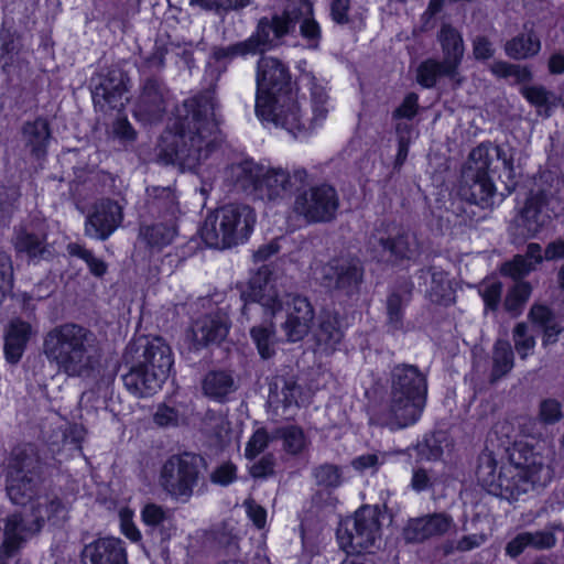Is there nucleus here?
<instances>
[{"label": "nucleus", "mask_w": 564, "mask_h": 564, "mask_svg": "<svg viewBox=\"0 0 564 564\" xmlns=\"http://www.w3.org/2000/svg\"><path fill=\"white\" fill-rule=\"evenodd\" d=\"M216 107L215 90L186 99L161 137L159 159L187 169L208 159L223 141Z\"/></svg>", "instance_id": "f257e3e1"}, {"label": "nucleus", "mask_w": 564, "mask_h": 564, "mask_svg": "<svg viewBox=\"0 0 564 564\" xmlns=\"http://www.w3.org/2000/svg\"><path fill=\"white\" fill-rule=\"evenodd\" d=\"M498 462L490 451L478 457L476 475L491 495L517 501L522 495L545 487L552 479L547 449L541 444L513 442L509 462L497 473Z\"/></svg>", "instance_id": "f03ea898"}, {"label": "nucleus", "mask_w": 564, "mask_h": 564, "mask_svg": "<svg viewBox=\"0 0 564 564\" xmlns=\"http://www.w3.org/2000/svg\"><path fill=\"white\" fill-rule=\"evenodd\" d=\"M43 354L50 365L67 377L93 379L99 372L98 338L83 325L64 323L53 327L43 338Z\"/></svg>", "instance_id": "7ed1b4c3"}, {"label": "nucleus", "mask_w": 564, "mask_h": 564, "mask_svg": "<svg viewBox=\"0 0 564 564\" xmlns=\"http://www.w3.org/2000/svg\"><path fill=\"white\" fill-rule=\"evenodd\" d=\"M499 173L507 188L514 186L513 156L501 147L481 143L475 148L462 173L459 195L470 204L491 207L496 196L492 175Z\"/></svg>", "instance_id": "20e7f679"}, {"label": "nucleus", "mask_w": 564, "mask_h": 564, "mask_svg": "<svg viewBox=\"0 0 564 564\" xmlns=\"http://www.w3.org/2000/svg\"><path fill=\"white\" fill-rule=\"evenodd\" d=\"M129 371L122 376L124 387L135 397H149L161 388L172 368V352L162 338H138L123 354Z\"/></svg>", "instance_id": "39448f33"}, {"label": "nucleus", "mask_w": 564, "mask_h": 564, "mask_svg": "<svg viewBox=\"0 0 564 564\" xmlns=\"http://www.w3.org/2000/svg\"><path fill=\"white\" fill-rule=\"evenodd\" d=\"M256 213L246 204H226L209 213L200 229L205 243L227 249L246 242L256 225Z\"/></svg>", "instance_id": "423d86ee"}, {"label": "nucleus", "mask_w": 564, "mask_h": 564, "mask_svg": "<svg viewBox=\"0 0 564 564\" xmlns=\"http://www.w3.org/2000/svg\"><path fill=\"white\" fill-rule=\"evenodd\" d=\"M207 463L203 456L192 452L173 454L161 465L159 488L171 499L187 502L204 478Z\"/></svg>", "instance_id": "0eeeda50"}, {"label": "nucleus", "mask_w": 564, "mask_h": 564, "mask_svg": "<svg viewBox=\"0 0 564 564\" xmlns=\"http://www.w3.org/2000/svg\"><path fill=\"white\" fill-rule=\"evenodd\" d=\"M243 302L241 316L247 321L254 319L256 315L274 317L283 308V302L276 286V278L268 265H262L250 278L248 284L240 293Z\"/></svg>", "instance_id": "6e6552de"}, {"label": "nucleus", "mask_w": 564, "mask_h": 564, "mask_svg": "<svg viewBox=\"0 0 564 564\" xmlns=\"http://www.w3.org/2000/svg\"><path fill=\"white\" fill-rule=\"evenodd\" d=\"M337 539L340 547L348 554L376 546L381 540L379 509L372 506L360 507L352 517L340 523Z\"/></svg>", "instance_id": "1a4fd4ad"}, {"label": "nucleus", "mask_w": 564, "mask_h": 564, "mask_svg": "<svg viewBox=\"0 0 564 564\" xmlns=\"http://www.w3.org/2000/svg\"><path fill=\"white\" fill-rule=\"evenodd\" d=\"M290 21L285 19L260 20L256 33L249 39L228 45L215 46L212 56L215 61H231L237 56L262 54L274 45V41L284 36L290 29Z\"/></svg>", "instance_id": "9d476101"}, {"label": "nucleus", "mask_w": 564, "mask_h": 564, "mask_svg": "<svg viewBox=\"0 0 564 564\" xmlns=\"http://www.w3.org/2000/svg\"><path fill=\"white\" fill-rule=\"evenodd\" d=\"M256 112L261 120L272 122L294 138L310 128L303 118L296 93L282 94L273 99L261 96L256 99Z\"/></svg>", "instance_id": "9b49d317"}, {"label": "nucleus", "mask_w": 564, "mask_h": 564, "mask_svg": "<svg viewBox=\"0 0 564 564\" xmlns=\"http://www.w3.org/2000/svg\"><path fill=\"white\" fill-rule=\"evenodd\" d=\"M339 197L327 184L313 186L295 196L292 210L310 224L329 223L336 218Z\"/></svg>", "instance_id": "f8f14e48"}, {"label": "nucleus", "mask_w": 564, "mask_h": 564, "mask_svg": "<svg viewBox=\"0 0 564 564\" xmlns=\"http://www.w3.org/2000/svg\"><path fill=\"white\" fill-rule=\"evenodd\" d=\"M364 278V268L357 259L336 258L323 264L317 280L329 292L351 296L357 293Z\"/></svg>", "instance_id": "ddd939ff"}, {"label": "nucleus", "mask_w": 564, "mask_h": 564, "mask_svg": "<svg viewBox=\"0 0 564 564\" xmlns=\"http://www.w3.org/2000/svg\"><path fill=\"white\" fill-rule=\"evenodd\" d=\"M376 251L388 252L395 260H412L420 254V243L414 232L393 224L382 223L369 237Z\"/></svg>", "instance_id": "4468645a"}, {"label": "nucleus", "mask_w": 564, "mask_h": 564, "mask_svg": "<svg viewBox=\"0 0 564 564\" xmlns=\"http://www.w3.org/2000/svg\"><path fill=\"white\" fill-rule=\"evenodd\" d=\"M123 205L111 198H100L87 210L84 232L91 239L107 240L123 221Z\"/></svg>", "instance_id": "2eb2a0df"}, {"label": "nucleus", "mask_w": 564, "mask_h": 564, "mask_svg": "<svg viewBox=\"0 0 564 564\" xmlns=\"http://www.w3.org/2000/svg\"><path fill=\"white\" fill-rule=\"evenodd\" d=\"M170 93L158 78L148 77L140 86V93L133 106V116L144 124H156L166 115Z\"/></svg>", "instance_id": "dca6fc26"}, {"label": "nucleus", "mask_w": 564, "mask_h": 564, "mask_svg": "<svg viewBox=\"0 0 564 564\" xmlns=\"http://www.w3.org/2000/svg\"><path fill=\"white\" fill-rule=\"evenodd\" d=\"M307 177L303 167L289 171L283 167H262L257 198L267 202H279L302 186Z\"/></svg>", "instance_id": "f3484780"}, {"label": "nucleus", "mask_w": 564, "mask_h": 564, "mask_svg": "<svg viewBox=\"0 0 564 564\" xmlns=\"http://www.w3.org/2000/svg\"><path fill=\"white\" fill-rule=\"evenodd\" d=\"M128 77L120 69L112 68L106 74L93 77V101L95 108L102 112L122 110L124 108Z\"/></svg>", "instance_id": "a211bd4d"}, {"label": "nucleus", "mask_w": 564, "mask_h": 564, "mask_svg": "<svg viewBox=\"0 0 564 564\" xmlns=\"http://www.w3.org/2000/svg\"><path fill=\"white\" fill-rule=\"evenodd\" d=\"M455 528L454 519L446 512H433L406 521L402 538L406 544H419L438 539Z\"/></svg>", "instance_id": "6ab92c4d"}, {"label": "nucleus", "mask_w": 564, "mask_h": 564, "mask_svg": "<svg viewBox=\"0 0 564 564\" xmlns=\"http://www.w3.org/2000/svg\"><path fill=\"white\" fill-rule=\"evenodd\" d=\"M289 93L295 91L288 68L278 58L262 56L257 67V99L261 96L273 99Z\"/></svg>", "instance_id": "aec40b11"}, {"label": "nucleus", "mask_w": 564, "mask_h": 564, "mask_svg": "<svg viewBox=\"0 0 564 564\" xmlns=\"http://www.w3.org/2000/svg\"><path fill=\"white\" fill-rule=\"evenodd\" d=\"M230 325L228 313L221 308L199 316L188 333L193 347L200 349L210 344H219L227 337Z\"/></svg>", "instance_id": "412c9836"}, {"label": "nucleus", "mask_w": 564, "mask_h": 564, "mask_svg": "<svg viewBox=\"0 0 564 564\" xmlns=\"http://www.w3.org/2000/svg\"><path fill=\"white\" fill-rule=\"evenodd\" d=\"M557 531H564V527L560 522L549 523L543 530L519 532L506 544L505 552L511 558H517L528 549L551 550L557 543L555 534Z\"/></svg>", "instance_id": "4be33fe9"}, {"label": "nucleus", "mask_w": 564, "mask_h": 564, "mask_svg": "<svg viewBox=\"0 0 564 564\" xmlns=\"http://www.w3.org/2000/svg\"><path fill=\"white\" fill-rule=\"evenodd\" d=\"M315 313L311 302L301 295H293L288 302L286 319L281 325L288 341L302 340L311 330Z\"/></svg>", "instance_id": "5701e85b"}, {"label": "nucleus", "mask_w": 564, "mask_h": 564, "mask_svg": "<svg viewBox=\"0 0 564 564\" xmlns=\"http://www.w3.org/2000/svg\"><path fill=\"white\" fill-rule=\"evenodd\" d=\"M529 196L544 204L556 217L564 212V178L551 171L541 172L534 178Z\"/></svg>", "instance_id": "b1692460"}, {"label": "nucleus", "mask_w": 564, "mask_h": 564, "mask_svg": "<svg viewBox=\"0 0 564 564\" xmlns=\"http://www.w3.org/2000/svg\"><path fill=\"white\" fill-rule=\"evenodd\" d=\"M68 506L57 495L50 494L41 498L35 507H33L34 521L31 527H28L23 519L17 514L22 525L25 528L23 532L24 541L31 534L41 530L45 521L54 525H61L68 519Z\"/></svg>", "instance_id": "393cba45"}, {"label": "nucleus", "mask_w": 564, "mask_h": 564, "mask_svg": "<svg viewBox=\"0 0 564 564\" xmlns=\"http://www.w3.org/2000/svg\"><path fill=\"white\" fill-rule=\"evenodd\" d=\"M311 14L312 4L304 0H297L290 4L281 15H274L271 21L274 19L290 21V29L285 34L291 32L295 24L299 23L301 35L307 41V47L317 48L321 40V29L318 23L310 17Z\"/></svg>", "instance_id": "a878e982"}, {"label": "nucleus", "mask_w": 564, "mask_h": 564, "mask_svg": "<svg viewBox=\"0 0 564 564\" xmlns=\"http://www.w3.org/2000/svg\"><path fill=\"white\" fill-rule=\"evenodd\" d=\"M84 564H128L123 541L106 536L86 544L82 551Z\"/></svg>", "instance_id": "bb28decb"}, {"label": "nucleus", "mask_w": 564, "mask_h": 564, "mask_svg": "<svg viewBox=\"0 0 564 564\" xmlns=\"http://www.w3.org/2000/svg\"><path fill=\"white\" fill-rule=\"evenodd\" d=\"M424 405L423 397L390 393L387 424L392 430L408 427L419 420Z\"/></svg>", "instance_id": "cd10ccee"}, {"label": "nucleus", "mask_w": 564, "mask_h": 564, "mask_svg": "<svg viewBox=\"0 0 564 564\" xmlns=\"http://www.w3.org/2000/svg\"><path fill=\"white\" fill-rule=\"evenodd\" d=\"M426 379L417 367L395 366L391 372V393L406 397H426Z\"/></svg>", "instance_id": "c85d7f7f"}, {"label": "nucleus", "mask_w": 564, "mask_h": 564, "mask_svg": "<svg viewBox=\"0 0 564 564\" xmlns=\"http://www.w3.org/2000/svg\"><path fill=\"white\" fill-rule=\"evenodd\" d=\"M553 214L545 205L528 196L523 208L516 219L519 235L523 238L534 237L550 221Z\"/></svg>", "instance_id": "c756f323"}, {"label": "nucleus", "mask_w": 564, "mask_h": 564, "mask_svg": "<svg viewBox=\"0 0 564 564\" xmlns=\"http://www.w3.org/2000/svg\"><path fill=\"white\" fill-rule=\"evenodd\" d=\"M262 167L252 160L232 163L226 169V178L237 188L257 198L258 185L261 182Z\"/></svg>", "instance_id": "7c9ffc66"}, {"label": "nucleus", "mask_w": 564, "mask_h": 564, "mask_svg": "<svg viewBox=\"0 0 564 564\" xmlns=\"http://www.w3.org/2000/svg\"><path fill=\"white\" fill-rule=\"evenodd\" d=\"M17 252L24 253L30 261H48L54 258V249L46 242V236L20 229L14 237Z\"/></svg>", "instance_id": "2f4dec72"}, {"label": "nucleus", "mask_w": 564, "mask_h": 564, "mask_svg": "<svg viewBox=\"0 0 564 564\" xmlns=\"http://www.w3.org/2000/svg\"><path fill=\"white\" fill-rule=\"evenodd\" d=\"M32 327L21 318H13L4 333V356L8 362L18 364L31 337Z\"/></svg>", "instance_id": "473e14b6"}, {"label": "nucleus", "mask_w": 564, "mask_h": 564, "mask_svg": "<svg viewBox=\"0 0 564 564\" xmlns=\"http://www.w3.org/2000/svg\"><path fill=\"white\" fill-rule=\"evenodd\" d=\"M314 336L321 352L326 355L334 352L344 337L339 316L333 313H323Z\"/></svg>", "instance_id": "72a5a7b5"}, {"label": "nucleus", "mask_w": 564, "mask_h": 564, "mask_svg": "<svg viewBox=\"0 0 564 564\" xmlns=\"http://www.w3.org/2000/svg\"><path fill=\"white\" fill-rule=\"evenodd\" d=\"M40 456L32 444L14 447L8 458L6 476H40Z\"/></svg>", "instance_id": "f704fd0d"}, {"label": "nucleus", "mask_w": 564, "mask_h": 564, "mask_svg": "<svg viewBox=\"0 0 564 564\" xmlns=\"http://www.w3.org/2000/svg\"><path fill=\"white\" fill-rule=\"evenodd\" d=\"M442 52V61L458 72L462 64L465 45L460 32L451 23H443L436 35Z\"/></svg>", "instance_id": "c9c22d12"}, {"label": "nucleus", "mask_w": 564, "mask_h": 564, "mask_svg": "<svg viewBox=\"0 0 564 564\" xmlns=\"http://www.w3.org/2000/svg\"><path fill=\"white\" fill-rule=\"evenodd\" d=\"M301 394L302 389L293 378L278 376L270 383L268 403L275 409L280 405L286 409L297 405Z\"/></svg>", "instance_id": "e433bc0d"}, {"label": "nucleus", "mask_w": 564, "mask_h": 564, "mask_svg": "<svg viewBox=\"0 0 564 564\" xmlns=\"http://www.w3.org/2000/svg\"><path fill=\"white\" fill-rule=\"evenodd\" d=\"M177 235L175 219H169L166 223H156L153 225H142L139 229V240L145 247L155 250H162L172 243Z\"/></svg>", "instance_id": "4c0bfd02"}, {"label": "nucleus", "mask_w": 564, "mask_h": 564, "mask_svg": "<svg viewBox=\"0 0 564 564\" xmlns=\"http://www.w3.org/2000/svg\"><path fill=\"white\" fill-rule=\"evenodd\" d=\"M40 476H6V490L14 505L25 506L37 492Z\"/></svg>", "instance_id": "58836bf2"}, {"label": "nucleus", "mask_w": 564, "mask_h": 564, "mask_svg": "<svg viewBox=\"0 0 564 564\" xmlns=\"http://www.w3.org/2000/svg\"><path fill=\"white\" fill-rule=\"evenodd\" d=\"M23 140L30 149L31 154L36 159L46 154V147L50 140L48 122L43 118H37L33 122H26L22 129Z\"/></svg>", "instance_id": "ea45409f"}, {"label": "nucleus", "mask_w": 564, "mask_h": 564, "mask_svg": "<svg viewBox=\"0 0 564 564\" xmlns=\"http://www.w3.org/2000/svg\"><path fill=\"white\" fill-rule=\"evenodd\" d=\"M503 50L506 55L512 59H528L540 52L541 42L533 31H528L508 40Z\"/></svg>", "instance_id": "a19ab883"}, {"label": "nucleus", "mask_w": 564, "mask_h": 564, "mask_svg": "<svg viewBox=\"0 0 564 564\" xmlns=\"http://www.w3.org/2000/svg\"><path fill=\"white\" fill-rule=\"evenodd\" d=\"M25 528L18 516H10L4 524V539L0 547V564H7V560L12 557L24 542L23 532Z\"/></svg>", "instance_id": "79ce46f5"}, {"label": "nucleus", "mask_w": 564, "mask_h": 564, "mask_svg": "<svg viewBox=\"0 0 564 564\" xmlns=\"http://www.w3.org/2000/svg\"><path fill=\"white\" fill-rule=\"evenodd\" d=\"M235 390L234 377L225 370L209 371L203 380L204 394L217 401H224Z\"/></svg>", "instance_id": "37998d69"}, {"label": "nucleus", "mask_w": 564, "mask_h": 564, "mask_svg": "<svg viewBox=\"0 0 564 564\" xmlns=\"http://www.w3.org/2000/svg\"><path fill=\"white\" fill-rule=\"evenodd\" d=\"M264 321L253 326L250 329V335L253 343L257 346V349L260 356L263 359H269L275 354V328L274 323L272 321L273 317L263 316Z\"/></svg>", "instance_id": "c03bdc74"}, {"label": "nucleus", "mask_w": 564, "mask_h": 564, "mask_svg": "<svg viewBox=\"0 0 564 564\" xmlns=\"http://www.w3.org/2000/svg\"><path fill=\"white\" fill-rule=\"evenodd\" d=\"M457 70L448 65L444 61H437L435 58H429L421 63L417 68V83L423 87L431 88L435 86L436 82L441 77H455Z\"/></svg>", "instance_id": "a18cd8bd"}, {"label": "nucleus", "mask_w": 564, "mask_h": 564, "mask_svg": "<svg viewBox=\"0 0 564 564\" xmlns=\"http://www.w3.org/2000/svg\"><path fill=\"white\" fill-rule=\"evenodd\" d=\"M148 204L152 209L164 213L170 216L169 219H175L178 214V204L176 196L170 187H151L147 189Z\"/></svg>", "instance_id": "49530a36"}, {"label": "nucleus", "mask_w": 564, "mask_h": 564, "mask_svg": "<svg viewBox=\"0 0 564 564\" xmlns=\"http://www.w3.org/2000/svg\"><path fill=\"white\" fill-rule=\"evenodd\" d=\"M513 368V351L506 340H498L492 352L491 381H497Z\"/></svg>", "instance_id": "de8ad7c7"}, {"label": "nucleus", "mask_w": 564, "mask_h": 564, "mask_svg": "<svg viewBox=\"0 0 564 564\" xmlns=\"http://www.w3.org/2000/svg\"><path fill=\"white\" fill-rule=\"evenodd\" d=\"M272 438L283 441V449L291 455H299L306 445L303 430L296 425L278 427L272 432Z\"/></svg>", "instance_id": "09e8293b"}, {"label": "nucleus", "mask_w": 564, "mask_h": 564, "mask_svg": "<svg viewBox=\"0 0 564 564\" xmlns=\"http://www.w3.org/2000/svg\"><path fill=\"white\" fill-rule=\"evenodd\" d=\"M408 299L399 293H391L387 297L386 313L387 326L392 333L404 329V310L408 304Z\"/></svg>", "instance_id": "8fccbe9b"}, {"label": "nucleus", "mask_w": 564, "mask_h": 564, "mask_svg": "<svg viewBox=\"0 0 564 564\" xmlns=\"http://www.w3.org/2000/svg\"><path fill=\"white\" fill-rule=\"evenodd\" d=\"M429 294L431 301L437 304L448 305L454 301L452 282L445 272L432 271Z\"/></svg>", "instance_id": "3c124183"}, {"label": "nucleus", "mask_w": 564, "mask_h": 564, "mask_svg": "<svg viewBox=\"0 0 564 564\" xmlns=\"http://www.w3.org/2000/svg\"><path fill=\"white\" fill-rule=\"evenodd\" d=\"M532 288L528 282H516L508 291L503 307L512 316H519L531 295Z\"/></svg>", "instance_id": "603ef678"}, {"label": "nucleus", "mask_w": 564, "mask_h": 564, "mask_svg": "<svg viewBox=\"0 0 564 564\" xmlns=\"http://www.w3.org/2000/svg\"><path fill=\"white\" fill-rule=\"evenodd\" d=\"M311 99H312V111L313 118L311 124L323 121L328 112L327 100L328 96L324 87L316 84L314 79L311 83Z\"/></svg>", "instance_id": "864d4df0"}, {"label": "nucleus", "mask_w": 564, "mask_h": 564, "mask_svg": "<svg viewBox=\"0 0 564 564\" xmlns=\"http://www.w3.org/2000/svg\"><path fill=\"white\" fill-rule=\"evenodd\" d=\"M313 477L318 486L338 487L341 484L340 469L333 464H323L313 469Z\"/></svg>", "instance_id": "5fc2aeb1"}, {"label": "nucleus", "mask_w": 564, "mask_h": 564, "mask_svg": "<svg viewBox=\"0 0 564 564\" xmlns=\"http://www.w3.org/2000/svg\"><path fill=\"white\" fill-rule=\"evenodd\" d=\"M534 269L532 261L528 260L523 256H516L511 262L505 263L501 268V272L505 275L510 276L516 282L529 274Z\"/></svg>", "instance_id": "6e6d98bb"}, {"label": "nucleus", "mask_w": 564, "mask_h": 564, "mask_svg": "<svg viewBox=\"0 0 564 564\" xmlns=\"http://www.w3.org/2000/svg\"><path fill=\"white\" fill-rule=\"evenodd\" d=\"M272 438V434L269 433L264 429H258L253 435L250 437L247 443L245 449V456L249 460H253L260 453H262L269 445L270 441H274Z\"/></svg>", "instance_id": "4d7b16f0"}, {"label": "nucleus", "mask_w": 564, "mask_h": 564, "mask_svg": "<svg viewBox=\"0 0 564 564\" xmlns=\"http://www.w3.org/2000/svg\"><path fill=\"white\" fill-rule=\"evenodd\" d=\"M527 332L528 326L524 323L517 324L513 329L514 348L522 359L527 358L535 345L533 336L528 335Z\"/></svg>", "instance_id": "13d9d810"}, {"label": "nucleus", "mask_w": 564, "mask_h": 564, "mask_svg": "<svg viewBox=\"0 0 564 564\" xmlns=\"http://www.w3.org/2000/svg\"><path fill=\"white\" fill-rule=\"evenodd\" d=\"M562 404L555 399H545L539 406V419L544 424H555L562 419Z\"/></svg>", "instance_id": "bf43d9fd"}, {"label": "nucleus", "mask_w": 564, "mask_h": 564, "mask_svg": "<svg viewBox=\"0 0 564 564\" xmlns=\"http://www.w3.org/2000/svg\"><path fill=\"white\" fill-rule=\"evenodd\" d=\"M275 458L267 454L249 466V474L256 479H265L274 475Z\"/></svg>", "instance_id": "052dcab7"}, {"label": "nucleus", "mask_w": 564, "mask_h": 564, "mask_svg": "<svg viewBox=\"0 0 564 564\" xmlns=\"http://www.w3.org/2000/svg\"><path fill=\"white\" fill-rule=\"evenodd\" d=\"M522 96L533 106L543 107L549 104L552 94L543 86H523L520 89Z\"/></svg>", "instance_id": "680f3d73"}, {"label": "nucleus", "mask_w": 564, "mask_h": 564, "mask_svg": "<svg viewBox=\"0 0 564 564\" xmlns=\"http://www.w3.org/2000/svg\"><path fill=\"white\" fill-rule=\"evenodd\" d=\"M419 109V96L415 93H409L401 105L392 112L393 119H413Z\"/></svg>", "instance_id": "e2e57ef3"}, {"label": "nucleus", "mask_w": 564, "mask_h": 564, "mask_svg": "<svg viewBox=\"0 0 564 564\" xmlns=\"http://www.w3.org/2000/svg\"><path fill=\"white\" fill-rule=\"evenodd\" d=\"M516 423L519 433L522 436L536 440L543 434V423L540 421V419L520 416L516 420Z\"/></svg>", "instance_id": "0e129e2a"}, {"label": "nucleus", "mask_w": 564, "mask_h": 564, "mask_svg": "<svg viewBox=\"0 0 564 564\" xmlns=\"http://www.w3.org/2000/svg\"><path fill=\"white\" fill-rule=\"evenodd\" d=\"M167 519L166 511L159 505L148 503L142 510V520L145 524L156 527Z\"/></svg>", "instance_id": "69168bd1"}, {"label": "nucleus", "mask_w": 564, "mask_h": 564, "mask_svg": "<svg viewBox=\"0 0 564 564\" xmlns=\"http://www.w3.org/2000/svg\"><path fill=\"white\" fill-rule=\"evenodd\" d=\"M237 468L231 463L218 466L210 475V480L220 486H227L236 479Z\"/></svg>", "instance_id": "338daca9"}, {"label": "nucleus", "mask_w": 564, "mask_h": 564, "mask_svg": "<svg viewBox=\"0 0 564 564\" xmlns=\"http://www.w3.org/2000/svg\"><path fill=\"white\" fill-rule=\"evenodd\" d=\"M502 284L500 282H491L487 284L481 296L487 308L496 311L501 300Z\"/></svg>", "instance_id": "774afa93"}]
</instances>
